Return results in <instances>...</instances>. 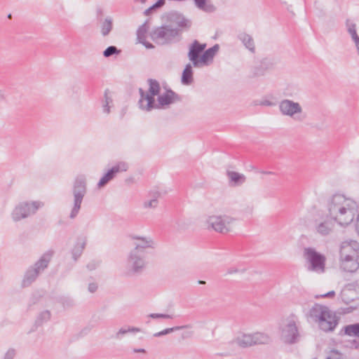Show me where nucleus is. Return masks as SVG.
<instances>
[{
  "label": "nucleus",
  "mask_w": 359,
  "mask_h": 359,
  "mask_svg": "<svg viewBox=\"0 0 359 359\" xmlns=\"http://www.w3.org/2000/svg\"><path fill=\"white\" fill-rule=\"evenodd\" d=\"M330 217L340 226L350 224L358 212L357 203L342 194H334L328 203Z\"/></svg>",
  "instance_id": "obj_1"
},
{
  "label": "nucleus",
  "mask_w": 359,
  "mask_h": 359,
  "mask_svg": "<svg viewBox=\"0 0 359 359\" xmlns=\"http://www.w3.org/2000/svg\"><path fill=\"white\" fill-rule=\"evenodd\" d=\"M133 239L139 241L135 248L130 250L127 264L133 273H140L146 266V250L154 248V241L149 238L133 236Z\"/></svg>",
  "instance_id": "obj_2"
},
{
  "label": "nucleus",
  "mask_w": 359,
  "mask_h": 359,
  "mask_svg": "<svg viewBox=\"0 0 359 359\" xmlns=\"http://www.w3.org/2000/svg\"><path fill=\"white\" fill-rule=\"evenodd\" d=\"M150 36L151 39L158 44H170L180 40L181 30L170 23L155 28L150 33Z\"/></svg>",
  "instance_id": "obj_3"
},
{
  "label": "nucleus",
  "mask_w": 359,
  "mask_h": 359,
  "mask_svg": "<svg viewBox=\"0 0 359 359\" xmlns=\"http://www.w3.org/2000/svg\"><path fill=\"white\" fill-rule=\"evenodd\" d=\"M53 255V250L46 251L32 266L27 269L24 276V287L30 285L36 280L39 274L48 268Z\"/></svg>",
  "instance_id": "obj_4"
},
{
  "label": "nucleus",
  "mask_w": 359,
  "mask_h": 359,
  "mask_svg": "<svg viewBox=\"0 0 359 359\" xmlns=\"http://www.w3.org/2000/svg\"><path fill=\"white\" fill-rule=\"evenodd\" d=\"M297 318L291 315L283 320L280 327V339L285 344H294L300 338L299 329L297 325Z\"/></svg>",
  "instance_id": "obj_5"
},
{
  "label": "nucleus",
  "mask_w": 359,
  "mask_h": 359,
  "mask_svg": "<svg viewBox=\"0 0 359 359\" xmlns=\"http://www.w3.org/2000/svg\"><path fill=\"white\" fill-rule=\"evenodd\" d=\"M303 257L306 261V267L309 271L323 273L325 271V257L313 248H305Z\"/></svg>",
  "instance_id": "obj_6"
},
{
  "label": "nucleus",
  "mask_w": 359,
  "mask_h": 359,
  "mask_svg": "<svg viewBox=\"0 0 359 359\" xmlns=\"http://www.w3.org/2000/svg\"><path fill=\"white\" fill-rule=\"evenodd\" d=\"M87 193V184L86 177L80 175L76 177L72 186L74 196V205L72 208L69 217L75 218L79 212L81 205L85 195Z\"/></svg>",
  "instance_id": "obj_7"
},
{
  "label": "nucleus",
  "mask_w": 359,
  "mask_h": 359,
  "mask_svg": "<svg viewBox=\"0 0 359 359\" xmlns=\"http://www.w3.org/2000/svg\"><path fill=\"white\" fill-rule=\"evenodd\" d=\"M148 83L149 88L147 93L142 88L139 89L140 99L138 102L140 108L147 111L154 109V97L159 94L161 90L159 83L156 80L149 79Z\"/></svg>",
  "instance_id": "obj_8"
},
{
  "label": "nucleus",
  "mask_w": 359,
  "mask_h": 359,
  "mask_svg": "<svg viewBox=\"0 0 359 359\" xmlns=\"http://www.w3.org/2000/svg\"><path fill=\"white\" fill-rule=\"evenodd\" d=\"M235 219L228 215H211L206 218L208 229H212L220 233H226L231 231V224Z\"/></svg>",
  "instance_id": "obj_9"
},
{
  "label": "nucleus",
  "mask_w": 359,
  "mask_h": 359,
  "mask_svg": "<svg viewBox=\"0 0 359 359\" xmlns=\"http://www.w3.org/2000/svg\"><path fill=\"white\" fill-rule=\"evenodd\" d=\"M345 247L343 245L340 250L341 269L346 272H354L359 269V255H357L356 259H354L351 255L344 252Z\"/></svg>",
  "instance_id": "obj_10"
},
{
  "label": "nucleus",
  "mask_w": 359,
  "mask_h": 359,
  "mask_svg": "<svg viewBox=\"0 0 359 359\" xmlns=\"http://www.w3.org/2000/svg\"><path fill=\"white\" fill-rule=\"evenodd\" d=\"M206 48V43H201L194 40L189 46L188 57L194 67H200V59L203 50Z\"/></svg>",
  "instance_id": "obj_11"
},
{
  "label": "nucleus",
  "mask_w": 359,
  "mask_h": 359,
  "mask_svg": "<svg viewBox=\"0 0 359 359\" xmlns=\"http://www.w3.org/2000/svg\"><path fill=\"white\" fill-rule=\"evenodd\" d=\"M279 109L283 115L290 117H294V115L302 112V108L299 103L287 99L280 102Z\"/></svg>",
  "instance_id": "obj_12"
},
{
  "label": "nucleus",
  "mask_w": 359,
  "mask_h": 359,
  "mask_svg": "<svg viewBox=\"0 0 359 359\" xmlns=\"http://www.w3.org/2000/svg\"><path fill=\"white\" fill-rule=\"evenodd\" d=\"M181 100L180 96L172 90H168L165 93L158 97V103L154 102V109L164 108L165 106L171 104Z\"/></svg>",
  "instance_id": "obj_13"
},
{
  "label": "nucleus",
  "mask_w": 359,
  "mask_h": 359,
  "mask_svg": "<svg viewBox=\"0 0 359 359\" xmlns=\"http://www.w3.org/2000/svg\"><path fill=\"white\" fill-rule=\"evenodd\" d=\"M128 165L126 163L121 162L117 165L113 166L100 179L97 184L99 188L105 186L109 181L113 180L116 176V174L126 171L128 170Z\"/></svg>",
  "instance_id": "obj_14"
},
{
  "label": "nucleus",
  "mask_w": 359,
  "mask_h": 359,
  "mask_svg": "<svg viewBox=\"0 0 359 359\" xmlns=\"http://www.w3.org/2000/svg\"><path fill=\"white\" fill-rule=\"evenodd\" d=\"M330 310L325 306L316 304L309 311V316L315 321H319L325 316L328 317Z\"/></svg>",
  "instance_id": "obj_15"
},
{
  "label": "nucleus",
  "mask_w": 359,
  "mask_h": 359,
  "mask_svg": "<svg viewBox=\"0 0 359 359\" xmlns=\"http://www.w3.org/2000/svg\"><path fill=\"white\" fill-rule=\"evenodd\" d=\"M345 26L348 34L355 43L357 53L359 55V36L357 33V25L350 19H347L345 22Z\"/></svg>",
  "instance_id": "obj_16"
},
{
  "label": "nucleus",
  "mask_w": 359,
  "mask_h": 359,
  "mask_svg": "<svg viewBox=\"0 0 359 359\" xmlns=\"http://www.w3.org/2000/svg\"><path fill=\"white\" fill-rule=\"evenodd\" d=\"M219 45L215 44L212 47L205 50H204L200 59V67L208 65L210 62H212L215 54L219 50Z\"/></svg>",
  "instance_id": "obj_17"
},
{
  "label": "nucleus",
  "mask_w": 359,
  "mask_h": 359,
  "mask_svg": "<svg viewBox=\"0 0 359 359\" xmlns=\"http://www.w3.org/2000/svg\"><path fill=\"white\" fill-rule=\"evenodd\" d=\"M320 328L325 332H330L334 330L337 325V320L334 316H332L330 312H328V317L325 316L324 318L318 321Z\"/></svg>",
  "instance_id": "obj_18"
},
{
  "label": "nucleus",
  "mask_w": 359,
  "mask_h": 359,
  "mask_svg": "<svg viewBox=\"0 0 359 359\" xmlns=\"http://www.w3.org/2000/svg\"><path fill=\"white\" fill-rule=\"evenodd\" d=\"M232 346H237L241 348H247L253 346L252 334H243L238 337L230 342Z\"/></svg>",
  "instance_id": "obj_19"
},
{
  "label": "nucleus",
  "mask_w": 359,
  "mask_h": 359,
  "mask_svg": "<svg viewBox=\"0 0 359 359\" xmlns=\"http://www.w3.org/2000/svg\"><path fill=\"white\" fill-rule=\"evenodd\" d=\"M226 175L231 186H240L246 180V177L243 174L235 171H227Z\"/></svg>",
  "instance_id": "obj_20"
},
{
  "label": "nucleus",
  "mask_w": 359,
  "mask_h": 359,
  "mask_svg": "<svg viewBox=\"0 0 359 359\" xmlns=\"http://www.w3.org/2000/svg\"><path fill=\"white\" fill-rule=\"evenodd\" d=\"M43 203L40 201H32L24 203V218L34 215L42 206Z\"/></svg>",
  "instance_id": "obj_21"
},
{
  "label": "nucleus",
  "mask_w": 359,
  "mask_h": 359,
  "mask_svg": "<svg viewBox=\"0 0 359 359\" xmlns=\"http://www.w3.org/2000/svg\"><path fill=\"white\" fill-rule=\"evenodd\" d=\"M238 38L240 41H242L243 44L245 46L246 48H248L250 52L255 53V42L252 37L250 35L245 32H242L238 35Z\"/></svg>",
  "instance_id": "obj_22"
},
{
  "label": "nucleus",
  "mask_w": 359,
  "mask_h": 359,
  "mask_svg": "<svg viewBox=\"0 0 359 359\" xmlns=\"http://www.w3.org/2000/svg\"><path fill=\"white\" fill-rule=\"evenodd\" d=\"M254 345L269 344L271 341V337L264 332H255L252 334Z\"/></svg>",
  "instance_id": "obj_23"
},
{
  "label": "nucleus",
  "mask_w": 359,
  "mask_h": 359,
  "mask_svg": "<svg viewBox=\"0 0 359 359\" xmlns=\"http://www.w3.org/2000/svg\"><path fill=\"white\" fill-rule=\"evenodd\" d=\"M181 81L184 85H190L193 82V69L190 63L186 65L182 72Z\"/></svg>",
  "instance_id": "obj_24"
},
{
  "label": "nucleus",
  "mask_w": 359,
  "mask_h": 359,
  "mask_svg": "<svg viewBox=\"0 0 359 359\" xmlns=\"http://www.w3.org/2000/svg\"><path fill=\"white\" fill-rule=\"evenodd\" d=\"M170 19L171 21L175 22L178 27L184 28L191 26V22L189 20L185 19L183 16L177 13L171 14Z\"/></svg>",
  "instance_id": "obj_25"
},
{
  "label": "nucleus",
  "mask_w": 359,
  "mask_h": 359,
  "mask_svg": "<svg viewBox=\"0 0 359 359\" xmlns=\"http://www.w3.org/2000/svg\"><path fill=\"white\" fill-rule=\"evenodd\" d=\"M196 6L206 13H213L216 8L210 3H208L207 0H194Z\"/></svg>",
  "instance_id": "obj_26"
},
{
  "label": "nucleus",
  "mask_w": 359,
  "mask_h": 359,
  "mask_svg": "<svg viewBox=\"0 0 359 359\" xmlns=\"http://www.w3.org/2000/svg\"><path fill=\"white\" fill-rule=\"evenodd\" d=\"M110 91L109 89H106L104 94V100L102 101L103 111L107 114H109L111 104L113 102L111 96L110 95Z\"/></svg>",
  "instance_id": "obj_27"
},
{
  "label": "nucleus",
  "mask_w": 359,
  "mask_h": 359,
  "mask_svg": "<svg viewBox=\"0 0 359 359\" xmlns=\"http://www.w3.org/2000/svg\"><path fill=\"white\" fill-rule=\"evenodd\" d=\"M332 229V225L329 222H321L316 227L318 233H319L322 236L328 235L331 232Z\"/></svg>",
  "instance_id": "obj_28"
},
{
  "label": "nucleus",
  "mask_w": 359,
  "mask_h": 359,
  "mask_svg": "<svg viewBox=\"0 0 359 359\" xmlns=\"http://www.w3.org/2000/svg\"><path fill=\"white\" fill-rule=\"evenodd\" d=\"M140 329L138 327L128 326L126 327H121L115 334L116 339H121L122 337L129 332H139Z\"/></svg>",
  "instance_id": "obj_29"
},
{
  "label": "nucleus",
  "mask_w": 359,
  "mask_h": 359,
  "mask_svg": "<svg viewBox=\"0 0 359 359\" xmlns=\"http://www.w3.org/2000/svg\"><path fill=\"white\" fill-rule=\"evenodd\" d=\"M113 27L112 19L110 17L107 18L102 23L101 33L105 36H107L111 31Z\"/></svg>",
  "instance_id": "obj_30"
},
{
  "label": "nucleus",
  "mask_w": 359,
  "mask_h": 359,
  "mask_svg": "<svg viewBox=\"0 0 359 359\" xmlns=\"http://www.w3.org/2000/svg\"><path fill=\"white\" fill-rule=\"evenodd\" d=\"M189 327V325H181V326H175L172 327L166 328L161 332H156L154 334V337H160L165 334H168L175 331L183 330L184 328Z\"/></svg>",
  "instance_id": "obj_31"
},
{
  "label": "nucleus",
  "mask_w": 359,
  "mask_h": 359,
  "mask_svg": "<svg viewBox=\"0 0 359 359\" xmlns=\"http://www.w3.org/2000/svg\"><path fill=\"white\" fill-rule=\"evenodd\" d=\"M11 217L15 222H19L22 219V204L18 203L11 212Z\"/></svg>",
  "instance_id": "obj_32"
},
{
  "label": "nucleus",
  "mask_w": 359,
  "mask_h": 359,
  "mask_svg": "<svg viewBox=\"0 0 359 359\" xmlns=\"http://www.w3.org/2000/svg\"><path fill=\"white\" fill-rule=\"evenodd\" d=\"M344 332L348 336L359 337V323L346 325L344 327Z\"/></svg>",
  "instance_id": "obj_33"
},
{
  "label": "nucleus",
  "mask_w": 359,
  "mask_h": 359,
  "mask_svg": "<svg viewBox=\"0 0 359 359\" xmlns=\"http://www.w3.org/2000/svg\"><path fill=\"white\" fill-rule=\"evenodd\" d=\"M50 312L49 311H44L39 313L38 316L36 320V325L37 326L42 325L44 323H46L50 319Z\"/></svg>",
  "instance_id": "obj_34"
},
{
  "label": "nucleus",
  "mask_w": 359,
  "mask_h": 359,
  "mask_svg": "<svg viewBox=\"0 0 359 359\" xmlns=\"http://www.w3.org/2000/svg\"><path fill=\"white\" fill-rule=\"evenodd\" d=\"M147 21L142 24L137 31V36L139 41L146 39V34L147 32L149 26L147 25Z\"/></svg>",
  "instance_id": "obj_35"
},
{
  "label": "nucleus",
  "mask_w": 359,
  "mask_h": 359,
  "mask_svg": "<svg viewBox=\"0 0 359 359\" xmlns=\"http://www.w3.org/2000/svg\"><path fill=\"white\" fill-rule=\"evenodd\" d=\"M85 246H86V242H83L81 245H76L74 249L72 250V257H73V259H74V261H76L79 257L81 255L84 248H85Z\"/></svg>",
  "instance_id": "obj_36"
},
{
  "label": "nucleus",
  "mask_w": 359,
  "mask_h": 359,
  "mask_svg": "<svg viewBox=\"0 0 359 359\" xmlns=\"http://www.w3.org/2000/svg\"><path fill=\"white\" fill-rule=\"evenodd\" d=\"M121 50L118 49L117 47L114 46H110L103 51V55L105 57H109L113 55H118L121 53Z\"/></svg>",
  "instance_id": "obj_37"
},
{
  "label": "nucleus",
  "mask_w": 359,
  "mask_h": 359,
  "mask_svg": "<svg viewBox=\"0 0 359 359\" xmlns=\"http://www.w3.org/2000/svg\"><path fill=\"white\" fill-rule=\"evenodd\" d=\"M327 359H344L343 355L337 350H332Z\"/></svg>",
  "instance_id": "obj_38"
},
{
  "label": "nucleus",
  "mask_w": 359,
  "mask_h": 359,
  "mask_svg": "<svg viewBox=\"0 0 359 359\" xmlns=\"http://www.w3.org/2000/svg\"><path fill=\"white\" fill-rule=\"evenodd\" d=\"M149 317L151 318H166V319H172L173 317L169 314H163V313H151Z\"/></svg>",
  "instance_id": "obj_39"
},
{
  "label": "nucleus",
  "mask_w": 359,
  "mask_h": 359,
  "mask_svg": "<svg viewBox=\"0 0 359 359\" xmlns=\"http://www.w3.org/2000/svg\"><path fill=\"white\" fill-rule=\"evenodd\" d=\"M158 205V200L157 198H153L150 200L148 202L144 203V207L145 208H156Z\"/></svg>",
  "instance_id": "obj_40"
},
{
  "label": "nucleus",
  "mask_w": 359,
  "mask_h": 359,
  "mask_svg": "<svg viewBox=\"0 0 359 359\" xmlns=\"http://www.w3.org/2000/svg\"><path fill=\"white\" fill-rule=\"evenodd\" d=\"M99 264H100V262L93 260L87 264V268L89 270L92 271V270L95 269L99 266Z\"/></svg>",
  "instance_id": "obj_41"
},
{
  "label": "nucleus",
  "mask_w": 359,
  "mask_h": 359,
  "mask_svg": "<svg viewBox=\"0 0 359 359\" xmlns=\"http://www.w3.org/2000/svg\"><path fill=\"white\" fill-rule=\"evenodd\" d=\"M15 355V351L10 348L5 354L4 359H13Z\"/></svg>",
  "instance_id": "obj_42"
},
{
  "label": "nucleus",
  "mask_w": 359,
  "mask_h": 359,
  "mask_svg": "<svg viewBox=\"0 0 359 359\" xmlns=\"http://www.w3.org/2000/svg\"><path fill=\"white\" fill-rule=\"evenodd\" d=\"M345 247V250L347 248H352L355 252H357L358 250H359V244L358 242L356 241H351L347 246H344Z\"/></svg>",
  "instance_id": "obj_43"
},
{
  "label": "nucleus",
  "mask_w": 359,
  "mask_h": 359,
  "mask_svg": "<svg viewBox=\"0 0 359 359\" xmlns=\"http://www.w3.org/2000/svg\"><path fill=\"white\" fill-rule=\"evenodd\" d=\"M261 65L262 67H265L266 69H269L272 67L273 63L269 62V60L267 59H264L262 61Z\"/></svg>",
  "instance_id": "obj_44"
},
{
  "label": "nucleus",
  "mask_w": 359,
  "mask_h": 359,
  "mask_svg": "<svg viewBox=\"0 0 359 359\" xmlns=\"http://www.w3.org/2000/svg\"><path fill=\"white\" fill-rule=\"evenodd\" d=\"M97 289V285L95 283H90L88 285V290L90 292H95Z\"/></svg>",
  "instance_id": "obj_45"
},
{
  "label": "nucleus",
  "mask_w": 359,
  "mask_h": 359,
  "mask_svg": "<svg viewBox=\"0 0 359 359\" xmlns=\"http://www.w3.org/2000/svg\"><path fill=\"white\" fill-rule=\"evenodd\" d=\"M158 8L155 6V4L150 6L149 8L146 9L144 12L145 15H149L154 10L157 9Z\"/></svg>",
  "instance_id": "obj_46"
},
{
  "label": "nucleus",
  "mask_w": 359,
  "mask_h": 359,
  "mask_svg": "<svg viewBox=\"0 0 359 359\" xmlns=\"http://www.w3.org/2000/svg\"><path fill=\"white\" fill-rule=\"evenodd\" d=\"M334 295H335V292L332 290V291H330L324 294H322L321 297H324V298H325V297L330 298V297H334Z\"/></svg>",
  "instance_id": "obj_47"
},
{
  "label": "nucleus",
  "mask_w": 359,
  "mask_h": 359,
  "mask_svg": "<svg viewBox=\"0 0 359 359\" xmlns=\"http://www.w3.org/2000/svg\"><path fill=\"white\" fill-rule=\"evenodd\" d=\"M140 42L141 43H142L147 48H154V46L151 43L147 42L146 39L145 40H142V41H140Z\"/></svg>",
  "instance_id": "obj_48"
},
{
  "label": "nucleus",
  "mask_w": 359,
  "mask_h": 359,
  "mask_svg": "<svg viewBox=\"0 0 359 359\" xmlns=\"http://www.w3.org/2000/svg\"><path fill=\"white\" fill-rule=\"evenodd\" d=\"M165 0H158L155 3V6L157 8H161L165 4Z\"/></svg>",
  "instance_id": "obj_49"
},
{
  "label": "nucleus",
  "mask_w": 359,
  "mask_h": 359,
  "mask_svg": "<svg viewBox=\"0 0 359 359\" xmlns=\"http://www.w3.org/2000/svg\"><path fill=\"white\" fill-rule=\"evenodd\" d=\"M355 230L357 233L359 234V213L358 214L355 221Z\"/></svg>",
  "instance_id": "obj_50"
},
{
  "label": "nucleus",
  "mask_w": 359,
  "mask_h": 359,
  "mask_svg": "<svg viewBox=\"0 0 359 359\" xmlns=\"http://www.w3.org/2000/svg\"><path fill=\"white\" fill-rule=\"evenodd\" d=\"M134 353H145L146 351L144 348H135L133 349Z\"/></svg>",
  "instance_id": "obj_51"
},
{
  "label": "nucleus",
  "mask_w": 359,
  "mask_h": 359,
  "mask_svg": "<svg viewBox=\"0 0 359 359\" xmlns=\"http://www.w3.org/2000/svg\"><path fill=\"white\" fill-rule=\"evenodd\" d=\"M262 104L263 105H266V106H271L273 105V103L271 102V101H269V100H265L264 101Z\"/></svg>",
  "instance_id": "obj_52"
},
{
  "label": "nucleus",
  "mask_w": 359,
  "mask_h": 359,
  "mask_svg": "<svg viewBox=\"0 0 359 359\" xmlns=\"http://www.w3.org/2000/svg\"><path fill=\"white\" fill-rule=\"evenodd\" d=\"M237 271H238V270H237L236 269H229V270L227 271V273H229V274H231V273H236V272H237Z\"/></svg>",
  "instance_id": "obj_53"
},
{
  "label": "nucleus",
  "mask_w": 359,
  "mask_h": 359,
  "mask_svg": "<svg viewBox=\"0 0 359 359\" xmlns=\"http://www.w3.org/2000/svg\"><path fill=\"white\" fill-rule=\"evenodd\" d=\"M146 0H135V1H140L141 3H144Z\"/></svg>",
  "instance_id": "obj_54"
},
{
  "label": "nucleus",
  "mask_w": 359,
  "mask_h": 359,
  "mask_svg": "<svg viewBox=\"0 0 359 359\" xmlns=\"http://www.w3.org/2000/svg\"><path fill=\"white\" fill-rule=\"evenodd\" d=\"M198 283H199V284H203V283H205V282H204V281H203V280H199V281H198Z\"/></svg>",
  "instance_id": "obj_55"
},
{
  "label": "nucleus",
  "mask_w": 359,
  "mask_h": 359,
  "mask_svg": "<svg viewBox=\"0 0 359 359\" xmlns=\"http://www.w3.org/2000/svg\"><path fill=\"white\" fill-rule=\"evenodd\" d=\"M8 18H11V13H9V14L8 15Z\"/></svg>",
  "instance_id": "obj_56"
},
{
  "label": "nucleus",
  "mask_w": 359,
  "mask_h": 359,
  "mask_svg": "<svg viewBox=\"0 0 359 359\" xmlns=\"http://www.w3.org/2000/svg\"><path fill=\"white\" fill-rule=\"evenodd\" d=\"M60 8H61L62 10H63V9H64V7H63V6H62V5H60Z\"/></svg>",
  "instance_id": "obj_57"
}]
</instances>
